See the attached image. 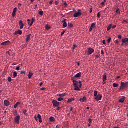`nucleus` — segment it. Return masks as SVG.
<instances>
[{
    "label": "nucleus",
    "instance_id": "9",
    "mask_svg": "<svg viewBox=\"0 0 128 128\" xmlns=\"http://www.w3.org/2000/svg\"><path fill=\"white\" fill-rule=\"evenodd\" d=\"M20 116H16V119H15V122L19 124H20Z\"/></svg>",
    "mask_w": 128,
    "mask_h": 128
},
{
    "label": "nucleus",
    "instance_id": "23",
    "mask_svg": "<svg viewBox=\"0 0 128 128\" xmlns=\"http://www.w3.org/2000/svg\"><path fill=\"white\" fill-rule=\"evenodd\" d=\"M66 96V93H64V94H59L58 96L62 98Z\"/></svg>",
    "mask_w": 128,
    "mask_h": 128
},
{
    "label": "nucleus",
    "instance_id": "12",
    "mask_svg": "<svg viewBox=\"0 0 128 128\" xmlns=\"http://www.w3.org/2000/svg\"><path fill=\"white\" fill-rule=\"evenodd\" d=\"M22 32L21 30H18L15 32L14 34L15 35H17V34L22 35Z\"/></svg>",
    "mask_w": 128,
    "mask_h": 128
},
{
    "label": "nucleus",
    "instance_id": "7",
    "mask_svg": "<svg viewBox=\"0 0 128 128\" xmlns=\"http://www.w3.org/2000/svg\"><path fill=\"white\" fill-rule=\"evenodd\" d=\"M96 22L92 23L91 24V26L90 27V30H89L90 32H91L92 31L93 28H94L96 27Z\"/></svg>",
    "mask_w": 128,
    "mask_h": 128
},
{
    "label": "nucleus",
    "instance_id": "26",
    "mask_svg": "<svg viewBox=\"0 0 128 128\" xmlns=\"http://www.w3.org/2000/svg\"><path fill=\"white\" fill-rule=\"evenodd\" d=\"M23 112L24 115H25L26 116H28V114L27 113L28 111L26 110H24Z\"/></svg>",
    "mask_w": 128,
    "mask_h": 128
},
{
    "label": "nucleus",
    "instance_id": "37",
    "mask_svg": "<svg viewBox=\"0 0 128 128\" xmlns=\"http://www.w3.org/2000/svg\"><path fill=\"white\" fill-rule=\"evenodd\" d=\"M58 102L64 101V99L62 98H61L60 97V98H58Z\"/></svg>",
    "mask_w": 128,
    "mask_h": 128
},
{
    "label": "nucleus",
    "instance_id": "47",
    "mask_svg": "<svg viewBox=\"0 0 128 128\" xmlns=\"http://www.w3.org/2000/svg\"><path fill=\"white\" fill-rule=\"evenodd\" d=\"M118 39H122V36L121 35H118Z\"/></svg>",
    "mask_w": 128,
    "mask_h": 128
},
{
    "label": "nucleus",
    "instance_id": "4",
    "mask_svg": "<svg viewBox=\"0 0 128 128\" xmlns=\"http://www.w3.org/2000/svg\"><path fill=\"white\" fill-rule=\"evenodd\" d=\"M94 52V49L90 48L88 49V52L87 53V55L89 56V55L92 54Z\"/></svg>",
    "mask_w": 128,
    "mask_h": 128
},
{
    "label": "nucleus",
    "instance_id": "35",
    "mask_svg": "<svg viewBox=\"0 0 128 128\" xmlns=\"http://www.w3.org/2000/svg\"><path fill=\"white\" fill-rule=\"evenodd\" d=\"M17 10H18V8H15L14 9V10H13V12L14 14H16V13L17 12Z\"/></svg>",
    "mask_w": 128,
    "mask_h": 128
},
{
    "label": "nucleus",
    "instance_id": "6",
    "mask_svg": "<svg viewBox=\"0 0 128 128\" xmlns=\"http://www.w3.org/2000/svg\"><path fill=\"white\" fill-rule=\"evenodd\" d=\"M102 96L100 94H98V96H96V97L95 100L97 102H99L100 100H102Z\"/></svg>",
    "mask_w": 128,
    "mask_h": 128
},
{
    "label": "nucleus",
    "instance_id": "54",
    "mask_svg": "<svg viewBox=\"0 0 128 128\" xmlns=\"http://www.w3.org/2000/svg\"><path fill=\"white\" fill-rule=\"evenodd\" d=\"M20 70V66L17 67V68H16V70Z\"/></svg>",
    "mask_w": 128,
    "mask_h": 128
},
{
    "label": "nucleus",
    "instance_id": "14",
    "mask_svg": "<svg viewBox=\"0 0 128 128\" xmlns=\"http://www.w3.org/2000/svg\"><path fill=\"white\" fill-rule=\"evenodd\" d=\"M38 118L39 119V122L40 123H42V117L40 114H38Z\"/></svg>",
    "mask_w": 128,
    "mask_h": 128
},
{
    "label": "nucleus",
    "instance_id": "56",
    "mask_svg": "<svg viewBox=\"0 0 128 128\" xmlns=\"http://www.w3.org/2000/svg\"><path fill=\"white\" fill-rule=\"evenodd\" d=\"M75 78H76V77L75 76H74V77H72V80H73V81H76V80H75Z\"/></svg>",
    "mask_w": 128,
    "mask_h": 128
},
{
    "label": "nucleus",
    "instance_id": "19",
    "mask_svg": "<svg viewBox=\"0 0 128 128\" xmlns=\"http://www.w3.org/2000/svg\"><path fill=\"white\" fill-rule=\"evenodd\" d=\"M35 21H36V18H32V20L31 22V23H30V26H32L34 22Z\"/></svg>",
    "mask_w": 128,
    "mask_h": 128
},
{
    "label": "nucleus",
    "instance_id": "59",
    "mask_svg": "<svg viewBox=\"0 0 128 128\" xmlns=\"http://www.w3.org/2000/svg\"><path fill=\"white\" fill-rule=\"evenodd\" d=\"M96 57L97 58H100V56H96Z\"/></svg>",
    "mask_w": 128,
    "mask_h": 128
},
{
    "label": "nucleus",
    "instance_id": "31",
    "mask_svg": "<svg viewBox=\"0 0 128 128\" xmlns=\"http://www.w3.org/2000/svg\"><path fill=\"white\" fill-rule=\"evenodd\" d=\"M44 14V12L42 10H41L38 12V14H40V16H43Z\"/></svg>",
    "mask_w": 128,
    "mask_h": 128
},
{
    "label": "nucleus",
    "instance_id": "61",
    "mask_svg": "<svg viewBox=\"0 0 128 128\" xmlns=\"http://www.w3.org/2000/svg\"><path fill=\"white\" fill-rule=\"evenodd\" d=\"M116 28V25H114L112 26V29H114Z\"/></svg>",
    "mask_w": 128,
    "mask_h": 128
},
{
    "label": "nucleus",
    "instance_id": "53",
    "mask_svg": "<svg viewBox=\"0 0 128 128\" xmlns=\"http://www.w3.org/2000/svg\"><path fill=\"white\" fill-rule=\"evenodd\" d=\"M34 119H35L36 120V122H38V118L36 116H34Z\"/></svg>",
    "mask_w": 128,
    "mask_h": 128
},
{
    "label": "nucleus",
    "instance_id": "43",
    "mask_svg": "<svg viewBox=\"0 0 128 128\" xmlns=\"http://www.w3.org/2000/svg\"><path fill=\"white\" fill-rule=\"evenodd\" d=\"M122 86L121 85L120 87L118 88L119 90H123Z\"/></svg>",
    "mask_w": 128,
    "mask_h": 128
},
{
    "label": "nucleus",
    "instance_id": "8",
    "mask_svg": "<svg viewBox=\"0 0 128 128\" xmlns=\"http://www.w3.org/2000/svg\"><path fill=\"white\" fill-rule=\"evenodd\" d=\"M19 26H20V29L22 30L24 28V24L23 23L22 20H20L19 22Z\"/></svg>",
    "mask_w": 128,
    "mask_h": 128
},
{
    "label": "nucleus",
    "instance_id": "15",
    "mask_svg": "<svg viewBox=\"0 0 128 128\" xmlns=\"http://www.w3.org/2000/svg\"><path fill=\"white\" fill-rule=\"evenodd\" d=\"M50 122H56V120L54 119V118L53 116H51L50 118Z\"/></svg>",
    "mask_w": 128,
    "mask_h": 128
},
{
    "label": "nucleus",
    "instance_id": "57",
    "mask_svg": "<svg viewBox=\"0 0 128 128\" xmlns=\"http://www.w3.org/2000/svg\"><path fill=\"white\" fill-rule=\"evenodd\" d=\"M54 4V1H51L50 2V5H52Z\"/></svg>",
    "mask_w": 128,
    "mask_h": 128
},
{
    "label": "nucleus",
    "instance_id": "28",
    "mask_svg": "<svg viewBox=\"0 0 128 128\" xmlns=\"http://www.w3.org/2000/svg\"><path fill=\"white\" fill-rule=\"evenodd\" d=\"M112 28V24H110L109 25V26L108 28V31H110Z\"/></svg>",
    "mask_w": 128,
    "mask_h": 128
},
{
    "label": "nucleus",
    "instance_id": "36",
    "mask_svg": "<svg viewBox=\"0 0 128 128\" xmlns=\"http://www.w3.org/2000/svg\"><path fill=\"white\" fill-rule=\"evenodd\" d=\"M82 99H83L82 102H86V96H84Z\"/></svg>",
    "mask_w": 128,
    "mask_h": 128
},
{
    "label": "nucleus",
    "instance_id": "63",
    "mask_svg": "<svg viewBox=\"0 0 128 128\" xmlns=\"http://www.w3.org/2000/svg\"><path fill=\"white\" fill-rule=\"evenodd\" d=\"M115 42L116 44H118L119 43V41L118 40H116Z\"/></svg>",
    "mask_w": 128,
    "mask_h": 128
},
{
    "label": "nucleus",
    "instance_id": "64",
    "mask_svg": "<svg viewBox=\"0 0 128 128\" xmlns=\"http://www.w3.org/2000/svg\"><path fill=\"white\" fill-rule=\"evenodd\" d=\"M42 85H43V83H42V82H40V86H42Z\"/></svg>",
    "mask_w": 128,
    "mask_h": 128
},
{
    "label": "nucleus",
    "instance_id": "50",
    "mask_svg": "<svg viewBox=\"0 0 128 128\" xmlns=\"http://www.w3.org/2000/svg\"><path fill=\"white\" fill-rule=\"evenodd\" d=\"M46 90V88H40V90H42V91H44V90Z\"/></svg>",
    "mask_w": 128,
    "mask_h": 128
},
{
    "label": "nucleus",
    "instance_id": "33",
    "mask_svg": "<svg viewBox=\"0 0 128 128\" xmlns=\"http://www.w3.org/2000/svg\"><path fill=\"white\" fill-rule=\"evenodd\" d=\"M116 13L117 14H120V8H118L116 10Z\"/></svg>",
    "mask_w": 128,
    "mask_h": 128
},
{
    "label": "nucleus",
    "instance_id": "2",
    "mask_svg": "<svg viewBox=\"0 0 128 128\" xmlns=\"http://www.w3.org/2000/svg\"><path fill=\"white\" fill-rule=\"evenodd\" d=\"M80 16H82V10H78V12H75L74 16V18H76Z\"/></svg>",
    "mask_w": 128,
    "mask_h": 128
},
{
    "label": "nucleus",
    "instance_id": "21",
    "mask_svg": "<svg viewBox=\"0 0 128 128\" xmlns=\"http://www.w3.org/2000/svg\"><path fill=\"white\" fill-rule=\"evenodd\" d=\"M33 76V73L30 72L28 74V78L29 79H31Z\"/></svg>",
    "mask_w": 128,
    "mask_h": 128
},
{
    "label": "nucleus",
    "instance_id": "13",
    "mask_svg": "<svg viewBox=\"0 0 128 128\" xmlns=\"http://www.w3.org/2000/svg\"><path fill=\"white\" fill-rule=\"evenodd\" d=\"M82 72H79V73H78L77 74H76V75L74 76V78H80V77H82Z\"/></svg>",
    "mask_w": 128,
    "mask_h": 128
},
{
    "label": "nucleus",
    "instance_id": "46",
    "mask_svg": "<svg viewBox=\"0 0 128 128\" xmlns=\"http://www.w3.org/2000/svg\"><path fill=\"white\" fill-rule=\"evenodd\" d=\"M102 43L104 44V45H106V40H104L102 41Z\"/></svg>",
    "mask_w": 128,
    "mask_h": 128
},
{
    "label": "nucleus",
    "instance_id": "49",
    "mask_svg": "<svg viewBox=\"0 0 128 128\" xmlns=\"http://www.w3.org/2000/svg\"><path fill=\"white\" fill-rule=\"evenodd\" d=\"M64 6H65V7H66L68 6V4L66 3V2H64Z\"/></svg>",
    "mask_w": 128,
    "mask_h": 128
},
{
    "label": "nucleus",
    "instance_id": "44",
    "mask_svg": "<svg viewBox=\"0 0 128 128\" xmlns=\"http://www.w3.org/2000/svg\"><path fill=\"white\" fill-rule=\"evenodd\" d=\"M100 12H98V14H97V18H100Z\"/></svg>",
    "mask_w": 128,
    "mask_h": 128
},
{
    "label": "nucleus",
    "instance_id": "34",
    "mask_svg": "<svg viewBox=\"0 0 128 128\" xmlns=\"http://www.w3.org/2000/svg\"><path fill=\"white\" fill-rule=\"evenodd\" d=\"M63 26H64V28H66L68 26L67 22L64 23L63 24Z\"/></svg>",
    "mask_w": 128,
    "mask_h": 128
},
{
    "label": "nucleus",
    "instance_id": "18",
    "mask_svg": "<svg viewBox=\"0 0 128 128\" xmlns=\"http://www.w3.org/2000/svg\"><path fill=\"white\" fill-rule=\"evenodd\" d=\"M122 43L128 42V38H124V39H122Z\"/></svg>",
    "mask_w": 128,
    "mask_h": 128
},
{
    "label": "nucleus",
    "instance_id": "40",
    "mask_svg": "<svg viewBox=\"0 0 128 128\" xmlns=\"http://www.w3.org/2000/svg\"><path fill=\"white\" fill-rule=\"evenodd\" d=\"M88 122L90 124H92V120L91 119V118H90L88 120Z\"/></svg>",
    "mask_w": 128,
    "mask_h": 128
},
{
    "label": "nucleus",
    "instance_id": "10",
    "mask_svg": "<svg viewBox=\"0 0 128 128\" xmlns=\"http://www.w3.org/2000/svg\"><path fill=\"white\" fill-rule=\"evenodd\" d=\"M10 44V41H5V42H2L1 46H6Z\"/></svg>",
    "mask_w": 128,
    "mask_h": 128
},
{
    "label": "nucleus",
    "instance_id": "25",
    "mask_svg": "<svg viewBox=\"0 0 128 128\" xmlns=\"http://www.w3.org/2000/svg\"><path fill=\"white\" fill-rule=\"evenodd\" d=\"M74 99H73V98H70L68 101V103H70V102H74Z\"/></svg>",
    "mask_w": 128,
    "mask_h": 128
},
{
    "label": "nucleus",
    "instance_id": "16",
    "mask_svg": "<svg viewBox=\"0 0 128 128\" xmlns=\"http://www.w3.org/2000/svg\"><path fill=\"white\" fill-rule=\"evenodd\" d=\"M31 36H32V34H29V35L26 36V42H28V41L30 39Z\"/></svg>",
    "mask_w": 128,
    "mask_h": 128
},
{
    "label": "nucleus",
    "instance_id": "24",
    "mask_svg": "<svg viewBox=\"0 0 128 128\" xmlns=\"http://www.w3.org/2000/svg\"><path fill=\"white\" fill-rule=\"evenodd\" d=\"M68 26L70 28H72L74 26V25L72 23H68Z\"/></svg>",
    "mask_w": 128,
    "mask_h": 128
},
{
    "label": "nucleus",
    "instance_id": "20",
    "mask_svg": "<svg viewBox=\"0 0 128 128\" xmlns=\"http://www.w3.org/2000/svg\"><path fill=\"white\" fill-rule=\"evenodd\" d=\"M106 80H107L106 75V74H105L103 76L102 80L104 82H105L106 81Z\"/></svg>",
    "mask_w": 128,
    "mask_h": 128
},
{
    "label": "nucleus",
    "instance_id": "42",
    "mask_svg": "<svg viewBox=\"0 0 128 128\" xmlns=\"http://www.w3.org/2000/svg\"><path fill=\"white\" fill-rule=\"evenodd\" d=\"M112 40V38H110H110H108V43H110V42Z\"/></svg>",
    "mask_w": 128,
    "mask_h": 128
},
{
    "label": "nucleus",
    "instance_id": "29",
    "mask_svg": "<svg viewBox=\"0 0 128 128\" xmlns=\"http://www.w3.org/2000/svg\"><path fill=\"white\" fill-rule=\"evenodd\" d=\"M14 78L18 77V72H14Z\"/></svg>",
    "mask_w": 128,
    "mask_h": 128
},
{
    "label": "nucleus",
    "instance_id": "30",
    "mask_svg": "<svg viewBox=\"0 0 128 128\" xmlns=\"http://www.w3.org/2000/svg\"><path fill=\"white\" fill-rule=\"evenodd\" d=\"M46 30H50V27L49 26L48 24H46Z\"/></svg>",
    "mask_w": 128,
    "mask_h": 128
},
{
    "label": "nucleus",
    "instance_id": "38",
    "mask_svg": "<svg viewBox=\"0 0 128 128\" xmlns=\"http://www.w3.org/2000/svg\"><path fill=\"white\" fill-rule=\"evenodd\" d=\"M106 0H104V2H102V3H101V5H102V6H104L105 4H106Z\"/></svg>",
    "mask_w": 128,
    "mask_h": 128
},
{
    "label": "nucleus",
    "instance_id": "45",
    "mask_svg": "<svg viewBox=\"0 0 128 128\" xmlns=\"http://www.w3.org/2000/svg\"><path fill=\"white\" fill-rule=\"evenodd\" d=\"M16 16V14H14V12H12V17H15Z\"/></svg>",
    "mask_w": 128,
    "mask_h": 128
},
{
    "label": "nucleus",
    "instance_id": "48",
    "mask_svg": "<svg viewBox=\"0 0 128 128\" xmlns=\"http://www.w3.org/2000/svg\"><path fill=\"white\" fill-rule=\"evenodd\" d=\"M76 47H77L76 45V44H74V46H73V50L76 49Z\"/></svg>",
    "mask_w": 128,
    "mask_h": 128
},
{
    "label": "nucleus",
    "instance_id": "51",
    "mask_svg": "<svg viewBox=\"0 0 128 128\" xmlns=\"http://www.w3.org/2000/svg\"><path fill=\"white\" fill-rule=\"evenodd\" d=\"M58 4H59V2H57V1H56V2H55V4H56V6H58Z\"/></svg>",
    "mask_w": 128,
    "mask_h": 128
},
{
    "label": "nucleus",
    "instance_id": "5",
    "mask_svg": "<svg viewBox=\"0 0 128 128\" xmlns=\"http://www.w3.org/2000/svg\"><path fill=\"white\" fill-rule=\"evenodd\" d=\"M121 86H122L123 90L126 89L128 87V82H122Z\"/></svg>",
    "mask_w": 128,
    "mask_h": 128
},
{
    "label": "nucleus",
    "instance_id": "17",
    "mask_svg": "<svg viewBox=\"0 0 128 128\" xmlns=\"http://www.w3.org/2000/svg\"><path fill=\"white\" fill-rule=\"evenodd\" d=\"M124 100H125V98L122 97V98H121L119 100V102L124 103Z\"/></svg>",
    "mask_w": 128,
    "mask_h": 128
},
{
    "label": "nucleus",
    "instance_id": "22",
    "mask_svg": "<svg viewBox=\"0 0 128 128\" xmlns=\"http://www.w3.org/2000/svg\"><path fill=\"white\" fill-rule=\"evenodd\" d=\"M20 102H18L14 106L15 109L18 107L19 105H20Z\"/></svg>",
    "mask_w": 128,
    "mask_h": 128
},
{
    "label": "nucleus",
    "instance_id": "3",
    "mask_svg": "<svg viewBox=\"0 0 128 128\" xmlns=\"http://www.w3.org/2000/svg\"><path fill=\"white\" fill-rule=\"evenodd\" d=\"M52 103L54 107H58L60 106V103L58 102V101L56 100H53Z\"/></svg>",
    "mask_w": 128,
    "mask_h": 128
},
{
    "label": "nucleus",
    "instance_id": "62",
    "mask_svg": "<svg viewBox=\"0 0 128 128\" xmlns=\"http://www.w3.org/2000/svg\"><path fill=\"white\" fill-rule=\"evenodd\" d=\"M60 108L58 107V108H57V109H56V110H58V111H60Z\"/></svg>",
    "mask_w": 128,
    "mask_h": 128
},
{
    "label": "nucleus",
    "instance_id": "11",
    "mask_svg": "<svg viewBox=\"0 0 128 128\" xmlns=\"http://www.w3.org/2000/svg\"><path fill=\"white\" fill-rule=\"evenodd\" d=\"M4 104L5 106H8L10 105V102L8 100H5L4 101Z\"/></svg>",
    "mask_w": 128,
    "mask_h": 128
},
{
    "label": "nucleus",
    "instance_id": "41",
    "mask_svg": "<svg viewBox=\"0 0 128 128\" xmlns=\"http://www.w3.org/2000/svg\"><path fill=\"white\" fill-rule=\"evenodd\" d=\"M8 81L9 82H10L12 81V79L10 77H9V78H8Z\"/></svg>",
    "mask_w": 128,
    "mask_h": 128
},
{
    "label": "nucleus",
    "instance_id": "55",
    "mask_svg": "<svg viewBox=\"0 0 128 128\" xmlns=\"http://www.w3.org/2000/svg\"><path fill=\"white\" fill-rule=\"evenodd\" d=\"M101 54L102 55H104V50H101Z\"/></svg>",
    "mask_w": 128,
    "mask_h": 128
},
{
    "label": "nucleus",
    "instance_id": "32",
    "mask_svg": "<svg viewBox=\"0 0 128 128\" xmlns=\"http://www.w3.org/2000/svg\"><path fill=\"white\" fill-rule=\"evenodd\" d=\"M113 86L114 88H118V84L114 83L113 84Z\"/></svg>",
    "mask_w": 128,
    "mask_h": 128
},
{
    "label": "nucleus",
    "instance_id": "1",
    "mask_svg": "<svg viewBox=\"0 0 128 128\" xmlns=\"http://www.w3.org/2000/svg\"><path fill=\"white\" fill-rule=\"evenodd\" d=\"M72 82L74 83V90L76 91H80L81 90L80 88H82V83L81 81L78 80H72Z\"/></svg>",
    "mask_w": 128,
    "mask_h": 128
},
{
    "label": "nucleus",
    "instance_id": "39",
    "mask_svg": "<svg viewBox=\"0 0 128 128\" xmlns=\"http://www.w3.org/2000/svg\"><path fill=\"white\" fill-rule=\"evenodd\" d=\"M28 25L30 26V23H32V21L30 19H28Z\"/></svg>",
    "mask_w": 128,
    "mask_h": 128
},
{
    "label": "nucleus",
    "instance_id": "27",
    "mask_svg": "<svg viewBox=\"0 0 128 128\" xmlns=\"http://www.w3.org/2000/svg\"><path fill=\"white\" fill-rule=\"evenodd\" d=\"M98 94V91H94V97H96Z\"/></svg>",
    "mask_w": 128,
    "mask_h": 128
},
{
    "label": "nucleus",
    "instance_id": "58",
    "mask_svg": "<svg viewBox=\"0 0 128 128\" xmlns=\"http://www.w3.org/2000/svg\"><path fill=\"white\" fill-rule=\"evenodd\" d=\"M90 14H92V8H90Z\"/></svg>",
    "mask_w": 128,
    "mask_h": 128
},
{
    "label": "nucleus",
    "instance_id": "52",
    "mask_svg": "<svg viewBox=\"0 0 128 128\" xmlns=\"http://www.w3.org/2000/svg\"><path fill=\"white\" fill-rule=\"evenodd\" d=\"M65 32H66V31H65V30H64V31L61 33V35H62V36H63Z\"/></svg>",
    "mask_w": 128,
    "mask_h": 128
},
{
    "label": "nucleus",
    "instance_id": "60",
    "mask_svg": "<svg viewBox=\"0 0 128 128\" xmlns=\"http://www.w3.org/2000/svg\"><path fill=\"white\" fill-rule=\"evenodd\" d=\"M66 19H64V20L62 21V22H63V23L64 24V22H66Z\"/></svg>",
    "mask_w": 128,
    "mask_h": 128
}]
</instances>
